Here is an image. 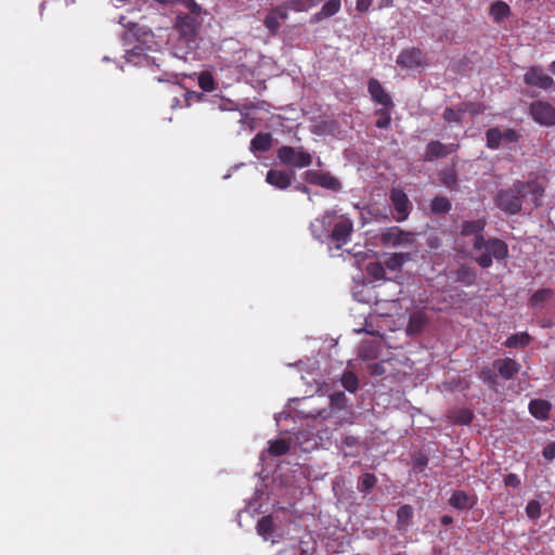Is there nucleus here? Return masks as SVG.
<instances>
[{"label": "nucleus", "mask_w": 555, "mask_h": 555, "mask_svg": "<svg viewBox=\"0 0 555 555\" xmlns=\"http://www.w3.org/2000/svg\"><path fill=\"white\" fill-rule=\"evenodd\" d=\"M503 482L506 487L518 488L521 485L520 478L513 473L504 476Z\"/></svg>", "instance_id": "nucleus-46"}, {"label": "nucleus", "mask_w": 555, "mask_h": 555, "mask_svg": "<svg viewBox=\"0 0 555 555\" xmlns=\"http://www.w3.org/2000/svg\"><path fill=\"white\" fill-rule=\"evenodd\" d=\"M380 240H382V243L385 245H387V244H391L392 246L411 245L414 242V233L403 231L399 227H391L382 233Z\"/></svg>", "instance_id": "nucleus-9"}, {"label": "nucleus", "mask_w": 555, "mask_h": 555, "mask_svg": "<svg viewBox=\"0 0 555 555\" xmlns=\"http://www.w3.org/2000/svg\"><path fill=\"white\" fill-rule=\"evenodd\" d=\"M276 157L281 164L293 168L309 167L313 162L312 154L304 146L282 145L276 151Z\"/></svg>", "instance_id": "nucleus-5"}, {"label": "nucleus", "mask_w": 555, "mask_h": 555, "mask_svg": "<svg viewBox=\"0 0 555 555\" xmlns=\"http://www.w3.org/2000/svg\"><path fill=\"white\" fill-rule=\"evenodd\" d=\"M367 91L376 104L382 106H395L390 95L386 92L382 83L375 79L371 78L367 82Z\"/></svg>", "instance_id": "nucleus-15"}, {"label": "nucleus", "mask_w": 555, "mask_h": 555, "mask_svg": "<svg viewBox=\"0 0 555 555\" xmlns=\"http://www.w3.org/2000/svg\"><path fill=\"white\" fill-rule=\"evenodd\" d=\"M548 68H550V70H551V73L555 75V61H553V62L550 64V67H548Z\"/></svg>", "instance_id": "nucleus-55"}, {"label": "nucleus", "mask_w": 555, "mask_h": 555, "mask_svg": "<svg viewBox=\"0 0 555 555\" xmlns=\"http://www.w3.org/2000/svg\"><path fill=\"white\" fill-rule=\"evenodd\" d=\"M341 382H343L345 389L350 392H354L358 389V386H359L358 378L351 372L345 373L343 375Z\"/></svg>", "instance_id": "nucleus-40"}, {"label": "nucleus", "mask_w": 555, "mask_h": 555, "mask_svg": "<svg viewBox=\"0 0 555 555\" xmlns=\"http://www.w3.org/2000/svg\"><path fill=\"white\" fill-rule=\"evenodd\" d=\"M156 2L160 3V4H169L171 3L173 0H155Z\"/></svg>", "instance_id": "nucleus-54"}, {"label": "nucleus", "mask_w": 555, "mask_h": 555, "mask_svg": "<svg viewBox=\"0 0 555 555\" xmlns=\"http://www.w3.org/2000/svg\"><path fill=\"white\" fill-rule=\"evenodd\" d=\"M346 396L344 392H336L330 397L328 408L311 411L308 416L314 420L326 422V429L336 430L341 425L340 412L345 406Z\"/></svg>", "instance_id": "nucleus-4"}, {"label": "nucleus", "mask_w": 555, "mask_h": 555, "mask_svg": "<svg viewBox=\"0 0 555 555\" xmlns=\"http://www.w3.org/2000/svg\"><path fill=\"white\" fill-rule=\"evenodd\" d=\"M430 208L434 214H448L452 204L448 197L438 195L431 199Z\"/></svg>", "instance_id": "nucleus-29"}, {"label": "nucleus", "mask_w": 555, "mask_h": 555, "mask_svg": "<svg viewBox=\"0 0 555 555\" xmlns=\"http://www.w3.org/2000/svg\"><path fill=\"white\" fill-rule=\"evenodd\" d=\"M542 455L544 459H546L547 461H552L555 459V441H552L550 443H547L543 450H542Z\"/></svg>", "instance_id": "nucleus-48"}, {"label": "nucleus", "mask_w": 555, "mask_h": 555, "mask_svg": "<svg viewBox=\"0 0 555 555\" xmlns=\"http://www.w3.org/2000/svg\"><path fill=\"white\" fill-rule=\"evenodd\" d=\"M414 509L411 505L404 504L397 511V529L399 531H406L412 525Z\"/></svg>", "instance_id": "nucleus-22"}, {"label": "nucleus", "mask_w": 555, "mask_h": 555, "mask_svg": "<svg viewBox=\"0 0 555 555\" xmlns=\"http://www.w3.org/2000/svg\"><path fill=\"white\" fill-rule=\"evenodd\" d=\"M198 22L197 18L191 14H178L175 22V27L182 37L192 38L196 34Z\"/></svg>", "instance_id": "nucleus-13"}, {"label": "nucleus", "mask_w": 555, "mask_h": 555, "mask_svg": "<svg viewBox=\"0 0 555 555\" xmlns=\"http://www.w3.org/2000/svg\"><path fill=\"white\" fill-rule=\"evenodd\" d=\"M263 24L271 35H276L281 27V21L272 10H270L266 15Z\"/></svg>", "instance_id": "nucleus-36"}, {"label": "nucleus", "mask_w": 555, "mask_h": 555, "mask_svg": "<svg viewBox=\"0 0 555 555\" xmlns=\"http://www.w3.org/2000/svg\"><path fill=\"white\" fill-rule=\"evenodd\" d=\"M487 146L491 150H496L503 142L501 129L498 127L490 128L486 131Z\"/></svg>", "instance_id": "nucleus-34"}, {"label": "nucleus", "mask_w": 555, "mask_h": 555, "mask_svg": "<svg viewBox=\"0 0 555 555\" xmlns=\"http://www.w3.org/2000/svg\"><path fill=\"white\" fill-rule=\"evenodd\" d=\"M390 201L397 212L396 221H404L411 209V203L408 195L401 189H392L390 192Z\"/></svg>", "instance_id": "nucleus-11"}, {"label": "nucleus", "mask_w": 555, "mask_h": 555, "mask_svg": "<svg viewBox=\"0 0 555 555\" xmlns=\"http://www.w3.org/2000/svg\"><path fill=\"white\" fill-rule=\"evenodd\" d=\"M486 225V218L466 220L462 222L460 233L462 236L474 235V240H477L479 236H483L482 232L485 231Z\"/></svg>", "instance_id": "nucleus-17"}, {"label": "nucleus", "mask_w": 555, "mask_h": 555, "mask_svg": "<svg viewBox=\"0 0 555 555\" xmlns=\"http://www.w3.org/2000/svg\"><path fill=\"white\" fill-rule=\"evenodd\" d=\"M528 409L533 417L545 421L550 416L552 404L544 399H533L529 402Z\"/></svg>", "instance_id": "nucleus-20"}, {"label": "nucleus", "mask_w": 555, "mask_h": 555, "mask_svg": "<svg viewBox=\"0 0 555 555\" xmlns=\"http://www.w3.org/2000/svg\"><path fill=\"white\" fill-rule=\"evenodd\" d=\"M479 377L491 387L498 385V375L490 367H483L479 372Z\"/></svg>", "instance_id": "nucleus-41"}, {"label": "nucleus", "mask_w": 555, "mask_h": 555, "mask_svg": "<svg viewBox=\"0 0 555 555\" xmlns=\"http://www.w3.org/2000/svg\"><path fill=\"white\" fill-rule=\"evenodd\" d=\"M273 529V519L271 516H263L257 522V532L258 534L266 537L272 532Z\"/></svg>", "instance_id": "nucleus-38"}, {"label": "nucleus", "mask_w": 555, "mask_h": 555, "mask_svg": "<svg viewBox=\"0 0 555 555\" xmlns=\"http://www.w3.org/2000/svg\"><path fill=\"white\" fill-rule=\"evenodd\" d=\"M543 194L544 189L537 180H516L509 188L496 193L494 203L503 212L517 215L521 210L522 203L532 204L534 207L540 206Z\"/></svg>", "instance_id": "nucleus-1"}, {"label": "nucleus", "mask_w": 555, "mask_h": 555, "mask_svg": "<svg viewBox=\"0 0 555 555\" xmlns=\"http://www.w3.org/2000/svg\"><path fill=\"white\" fill-rule=\"evenodd\" d=\"M289 451V443L284 439L272 440L269 443L268 452L272 456H282Z\"/></svg>", "instance_id": "nucleus-31"}, {"label": "nucleus", "mask_w": 555, "mask_h": 555, "mask_svg": "<svg viewBox=\"0 0 555 555\" xmlns=\"http://www.w3.org/2000/svg\"><path fill=\"white\" fill-rule=\"evenodd\" d=\"M397 64L403 68H416L426 65V59L421 49H404L397 56Z\"/></svg>", "instance_id": "nucleus-8"}, {"label": "nucleus", "mask_w": 555, "mask_h": 555, "mask_svg": "<svg viewBox=\"0 0 555 555\" xmlns=\"http://www.w3.org/2000/svg\"><path fill=\"white\" fill-rule=\"evenodd\" d=\"M185 7L192 15L198 16L202 13V7L194 0H186Z\"/></svg>", "instance_id": "nucleus-49"}, {"label": "nucleus", "mask_w": 555, "mask_h": 555, "mask_svg": "<svg viewBox=\"0 0 555 555\" xmlns=\"http://www.w3.org/2000/svg\"><path fill=\"white\" fill-rule=\"evenodd\" d=\"M501 134H502L503 141L508 142V143H515L519 139L518 133L514 129H511V128L501 130Z\"/></svg>", "instance_id": "nucleus-47"}, {"label": "nucleus", "mask_w": 555, "mask_h": 555, "mask_svg": "<svg viewBox=\"0 0 555 555\" xmlns=\"http://www.w3.org/2000/svg\"><path fill=\"white\" fill-rule=\"evenodd\" d=\"M428 463L427 456L421 454L414 459V466L418 469H423Z\"/></svg>", "instance_id": "nucleus-50"}, {"label": "nucleus", "mask_w": 555, "mask_h": 555, "mask_svg": "<svg viewBox=\"0 0 555 555\" xmlns=\"http://www.w3.org/2000/svg\"><path fill=\"white\" fill-rule=\"evenodd\" d=\"M367 273L376 280L384 279L385 268L379 262L370 263L366 268Z\"/></svg>", "instance_id": "nucleus-43"}, {"label": "nucleus", "mask_w": 555, "mask_h": 555, "mask_svg": "<svg viewBox=\"0 0 555 555\" xmlns=\"http://www.w3.org/2000/svg\"><path fill=\"white\" fill-rule=\"evenodd\" d=\"M440 521H441V525H443V526H450V525H452V524H453V521H454V520H453V517H452V516H450V515H443V516L441 517Z\"/></svg>", "instance_id": "nucleus-52"}, {"label": "nucleus", "mask_w": 555, "mask_h": 555, "mask_svg": "<svg viewBox=\"0 0 555 555\" xmlns=\"http://www.w3.org/2000/svg\"><path fill=\"white\" fill-rule=\"evenodd\" d=\"M478 502L474 493H467L464 490H454L449 498V505L455 509H472Z\"/></svg>", "instance_id": "nucleus-12"}, {"label": "nucleus", "mask_w": 555, "mask_h": 555, "mask_svg": "<svg viewBox=\"0 0 555 555\" xmlns=\"http://www.w3.org/2000/svg\"><path fill=\"white\" fill-rule=\"evenodd\" d=\"M455 281L464 286H473L477 282V272L467 264H461L454 272Z\"/></svg>", "instance_id": "nucleus-21"}, {"label": "nucleus", "mask_w": 555, "mask_h": 555, "mask_svg": "<svg viewBox=\"0 0 555 555\" xmlns=\"http://www.w3.org/2000/svg\"><path fill=\"white\" fill-rule=\"evenodd\" d=\"M198 86L205 92H211L216 88L212 75L208 72L202 73L198 77Z\"/></svg>", "instance_id": "nucleus-37"}, {"label": "nucleus", "mask_w": 555, "mask_h": 555, "mask_svg": "<svg viewBox=\"0 0 555 555\" xmlns=\"http://www.w3.org/2000/svg\"><path fill=\"white\" fill-rule=\"evenodd\" d=\"M408 260H410V254L395 253L387 258L386 267L390 270H400Z\"/></svg>", "instance_id": "nucleus-33"}, {"label": "nucleus", "mask_w": 555, "mask_h": 555, "mask_svg": "<svg viewBox=\"0 0 555 555\" xmlns=\"http://www.w3.org/2000/svg\"><path fill=\"white\" fill-rule=\"evenodd\" d=\"M340 10V0H330L325 2L320 12H318L313 18L320 21L324 17H331Z\"/></svg>", "instance_id": "nucleus-27"}, {"label": "nucleus", "mask_w": 555, "mask_h": 555, "mask_svg": "<svg viewBox=\"0 0 555 555\" xmlns=\"http://www.w3.org/2000/svg\"><path fill=\"white\" fill-rule=\"evenodd\" d=\"M281 22L288 18V12L292 11L288 2H284L278 7L271 9Z\"/></svg>", "instance_id": "nucleus-44"}, {"label": "nucleus", "mask_w": 555, "mask_h": 555, "mask_svg": "<svg viewBox=\"0 0 555 555\" xmlns=\"http://www.w3.org/2000/svg\"><path fill=\"white\" fill-rule=\"evenodd\" d=\"M377 478L374 474L365 473L359 482L358 490L362 493H369L376 485Z\"/></svg>", "instance_id": "nucleus-35"}, {"label": "nucleus", "mask_w": 555, "mask_h": 555, "mask_svg": "<svg viewBox=\"0 0 555 555\" xmlns=\"http://www.w3.org/2000/svg\"><path fill=\"white\" fill-rule=\"evenodd\" d=\"M479 255L474 257L475 262L482 269L490 268L493 264V260L503 261L508 257L507 244L498 237L485 238L479 236L473 242V251H481Z\"/></svg>", "instance_id": "nucleus-3"}, {"label": "nucleus", "mask_w": 555, "mask_h": 555, "mask_svg": "<svg viewBox=\"0 0 555 555\" xmlns=\"http://www.w3.org/2000/svg\"><path fill=\"white\" fill-rule=\"evenodd\" d=\"M393 106H382L375 111V115L378 116L375 126L379 129H387L391 122V111Z\"/></svg>", "instance_id": "nucleus-28"}, {"label": "nucleus", "mask_w": 555, "mask_h": 555, "mask_svg": "<svg viewBox=\"0 0 555 555\" xmlns=\"http://www.w3.org/2000/svg\"><path fill=\"white\" fill-rule=\"evenodd\" d=\"M304 180L312 185L337 192L341 189L340 181L330 172L309 169L304 172Z\"/></svg>", "instance_id": "nucleus-6"}, {"label": "nucleus", "mask_w": 555, "mask_h": 555, "mask_svg": "<svg viewBox=\"0 0 555 555\" xmlns=\"http://www.w3.org/2000/svg\"><path fill=\"white\" fill-rule=\"evenodd\" d=\"M524 82L530 87L548 90L553 87L554 79L544 74L540 67L532 66L525 73Z\"/></svg>", "instance_id": "nucleus-10"}, {"label": "nucleus", "mask_w": 555, "mask_h": 555, "mask_svg": "<svg viewBox=\"0 0 555 555\" xmlns=\"http://www.w3.org/2000/svg\"><path fill=\"white\" fill-rule=\"evenodd\" d=\"M287 2L291 10L295 12L308 11L317 4L315 0H289Z\"/></svg>", "instance_id": "nucleus-39"}, {"label": "nucleus", "mask_w": 555, "mask_h": 555, "mask_svg": "<svg viewBox=\"0 0 555 555\" xmlns=\"http://www.w3.org/2000/svg\"><path fill=\"white\" fill-rule=\"evenodd\" d=\"M428 317L425 311L418 310L410 315L409 323L406 326L408 335H416L423 332L428 323Z\"/></svg>", "instance_id": "nucleus-19"}, {"label": "nucleus", "mask_w": 555, "mask_h": 555, "mask_svg": "<svg viewBox=\"0 0 555 555\" xmlns=\"http://www.w3.org/2000/svg\"><path fill=\"white\" fill-rule=\"evenodd\" d=\"M314 238L340 249L349 241L353 232V223L349 218H336L334 212H325L310 225Z\"/></svg>", "instance_id": "nucleus-2"}, {"label": "nucleus", "mask_w": 555, "mask_h": 555, "mask_svg": "<svg viewBox=\"0 0 555 555\" xmlns=\"http://www.w3.org/2000/svg\"><path fill=\"white\" fill-rule=\"evenodd\" d=\"M453 151L454 149H449L448 145L441 143L440 141H430L426 146L424 160L433 162L436 158L448 156Z\"/></svg>", "instance_id": "nucleus-18"}, {"label": "nucleus", "mask_w": 555, "mask_h": 555, "mask_svg": "<svg viewBox=\"0 0 555 555\" xmlns=\"http://www.w3.org/2000/svg\"><path fill=\"white\" fill-rule=\"evenodd\" d=\"M531 341V336L527 332L511 335L504 343L507 348H525Z\"/></svg>", "instance_id": "nucleus-26"}, {"label": "nucleus", "mask_w": 555, "mask_h": 555, "mask_svg": "<svg viewBox=\"0 0 555 555\" xmlns=\"http://www.w3.org/2000/svg\"><path fill=\"white\" fill-rule=\"evenodd\" d=\"M443 119L451 124V122H460L461 121V115L456 111H454L451 107H447L443 112Z\"/></svg>", "instance_id": "nucleus-45"}, {"label": "nucleus", "mask_w": 555, "mask_h": 555, "mask_svg": "<svg viewBox=\"0 0 555 555\" xmlns=\"http://www.w3.org/2000/svg\"><path fill=\"white\" fill-rule=\"evenodd\" d=\"M372 0H357V10L359 12H365L371 7Z\"/></svg>", "instance_id": "nucleus-51"}, {"label": "nucleus", "mask_w": 555, "mask_h": 555, "mask_svg": "<svg viewBox=\"0 0 555 555\" xmlns=\"http://www.w3.org/2000/svg\"><path fill=\"white\" fill-rule=\"evenodd\" d=\"M493 366L504 379H513L521 367L520 364L512 358L498 359L493 362Z\"/></svg>", "instance_id": "nucleus-16"}, {"label": "nucleus", "mask_w": 555, "mask_h": 555, "mask_svg": "<svg viewBox=\"0 0 555 555\" xmlns=\"http://www.w3.org/2000/svg\"><path fill=\"white\" fill-rule=\"evenodd\" d=\"M439 177L441 183L448 189L454 190L457 188V175L454 168L441 170Z\"/></svg>", "instance_id": "nucleus-32"}, {"label": "nucleus", "mask_w": 555, "mask_h": 555, "mask_svg": "<svg viewBox=\"0 0 555 555\" xmlns=\"http://www.w3.org/2000/svg\"><path fill=\"white\" fill-rule=\"evenodd\" d=\"M489 14L495 23H501L511 15V8L506 2L498 0L490 5Z\"/></svg>", "instance_id": "nucleus-24"}, {"label": "nucleus", "mask_w": 555, "mask_h": 555, "mask_svg": "<svg viewBox=\"0 0 555 555\" xmlns=\"http://www.w3.org/2000/svg\"><path fill=\"white\" fill-rule=\"evenodd\" d=\"M272 145V135L269 132H259L250 141L251 152H267Z\"/></svg>", "instance_id": "nucleus-23"}, {"label": "nucleus", "mask_w": 555, "mask_h": 555, "mask_svg": "<svg viewBox=\"0 0 555 555\" xmlns=\"http://www.w3.org/2000/svg\"><path fill=\"white\" fill-rule=\"evenodd\" d=\"M532 119L546 127L555 126V107L546 101H534L529 106Z\"/></svg>", "instance_id": "nucleus-7"}, {"label": "nucleus", "mask_w": 555, "mask_h": 555, "mask_svg": "<svg viewBox=\"0 0 555 555\" xmlns=\"http://www.w3.org/2000/svg\"><path fill=\"white\" fill-rule=\"evenodd\" d=\"M449 418L455 425H468L472 423L474 414L469 409L461 408L451 411Z\"/></svg>", "instance_id": "nucleus-25"}, {"label": "nucleus", "mask_w": 555, "mask_h": 555, "mask_svg": "<svg viewBox=\"0 0 555 555\" xmlns=\"http://www.w3.org/2000/svg\"><path fill=\"white\" fill-rule=\"evenodd\" d=\"M526 514L532 520L540 518L541 504L535 500L529 501L526 505Z\"/></svg>", "instance_id": "nucleus-42"}, {"label": "nucleus", "mask_w": 555, "mask_h": 555, "mask_svg": "<svg viewBox=\"0 0 555 555\" xmlns=\"http://www.w3.org/2000/svg\"><path fill=\"white\" fill-rule=\"evenodd\" d=\"M553 296V291L550 288H540L535 291L530 297V305L533 308H541L543 304L550 300Z\"/></svg>", "instance_id": "nucleus-30"}, {"label": "nucleus", "mask_w": 555, "mask_h": 555, "mask_svg": "<svg viewBox=\"0 0 555 555\" xmlns=\"http://www.w3.org/2000/svg\"><path fill=\"white\" fill-rule=\"evenodd\" d=\"M296 190L300 191V192H304V193H309V191H310L309 188L307 185H305V184H298L296 186Z\"/></svg>", "instance_id": "nucleus-53"}, {"label": "nucleus", "mask_w": 555, "mask_h": 555, "mask_svg": "<svg viewBox=\"0 0 555 555\" xmlns=\"http://www.w3.org/2000/svg\"><path fill=\"white\" fill-rule=\"evenodd\" d=\"M294 172L280 169H270L266 176V182L278 190H286L292 184Z\"/></svg>", "instance_id": "nucleus-14"}]
</instances>
